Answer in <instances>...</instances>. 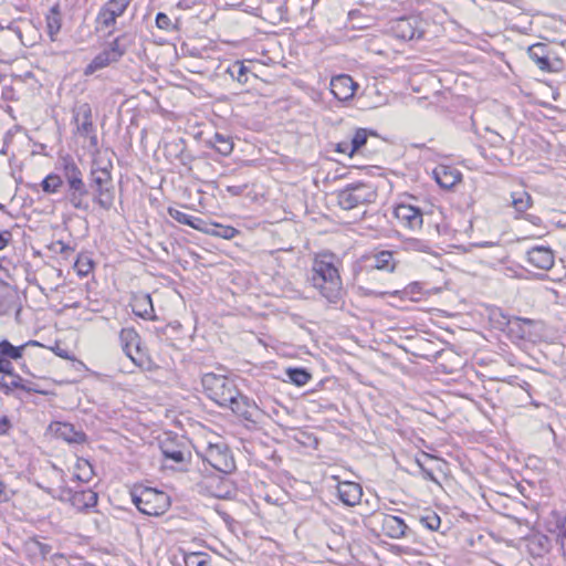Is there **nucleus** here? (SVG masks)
I'll return each instance as SVG.
<instances>
[{
  "mask_svg": "<svg viewBox=\"0 0 566 566\" xmlns=\"http://www.w3.org/2000/svg\"><path fill=\"white\" fill-rule=\"evenodd\" d=\"M210 556L202 552L187 553L184 556L186 566H209Z\"/></svg>",
  "mask_w": 566,
  "mask_h": 566,
  "instance_id": "nucleus-42",
  "label": "nucleus"
},
{
  "mask_svg": "<svg viewBox=\"0 0 566 566\" xmlns=\"http://www.w3.org/2000/svg\"><path fill=\"white\" fill-rule=\"evenodd\" d=\"M503 322H500L501 325H505L506 332L511 337L517 339H527L531 336V327L534 322L531 318L523 317H509L502 315Z\"/></svg>",
  "mask_w": 566,
  "mask_h": 566,
  "instance_id": "nucleus-17",
  "label": "nucleus"
},
{
  "mask_svg": "<svg viewBox=\"0 0 566 566\" xmlns=\"http://www.w3.org/2000/svg\"><path fill=\"white\" fill-rule=\"evenodd\" d=\"M527 55L543 72L558 73L565 69L564 60L546 43L537 42L530 45Z\"/></svg>",
  "mask_w": 566,
  "mask_h": 566,
  "instance_id": "nucleus-9",
  "label": "nucleus"
},
{
  "mask_svg": "<svg viewBox=\"0 0 566 566\" xmlns=\"http://www.w3.org/2000/svg\"><path fill=\"white\" fill-rule=\"evenodd\" d=\"M11 428V421L8 416L0 417V436L6 434Z\"/></svg>",
  "mask_w": 566,
  "mask_h": 566,
  "instance_id": "nucleus-54",
  "label": "nucleus"
},
{
  "mask_svg": "<svg viewBox=\"0 0 566 566\" xmlns=\"http://www.w3.org/2000/svg\"><path fill=\"white\" fill-rule=\"evenodd\" d=\"M7 29L12 30L13 32H15V35H18L20 39H22V31L18 27H14L13 23H10L7 27Z\"/></svg>",
  "mask_w": 566,
  "mask_h": 566,
  "instance_id": "nucleus-64",
  "label": "nucleus"
},
{
  "mask_svg": "<svg viewBox=\"0 0 566 566\" xmlns=\"http://www.w3.org/2000/svg\"><path fill=\"white\" fill-rule=\"evenodd\" d=\"M21 311L22 304L18 290L0 279V316L14 312L15 319L19 321Z\"/></svg>",
  "mask_w": 566,
  "mask_h": 566,
  "instance_id": "nucleus-11",
  "label": "nucleus"
},
{
  "mask_svg": "<svg viewBox=\"0 0 566 566\" xmlns=\"http://www.w3.org/2000/svg\"><path fill=\"white\" fill-rule=\"evenodd\" d=\"M370 136L378 137L376 130L370 128H356L353 137L350 138V149L352 153L357 154L360 149L367 144V140Z\"/></svg>",
  "mask_w": 566,
  "mask_h": 566,
  "instance_id": "nucleus-34",
  "label": "nucleus"
},
{
  "mask_svg": "<svg viewBox=\"0 0 566 566\" xmlns=\"http://www.w3.org/2000/svg\"><path fill=\"white\" fill-rule=\"evenodd\" d=\"M168 216L171 219H174L175 221H177L181 224H186V226H188L195 230H198V231L202 230V227L205 223L203 219L185 213V212H182L176 208H172V207L168 208Z\"/></svg>",
  "mask_w": 566,
  "mask_h": 566,
  "instance_id": "nucleus-30",
  "label": "nucleus"
},
{
  "mask_svg": "<svg viewBox=\"0 0 566 566\" xmlns=\"http://www.w3.org/2000/svg\"><path fill=\"white\" fill-rule=\"evenodd\" d=\"M130 0H108L104 7L113 12L116 17H120L129 6Z\"/></svg>",
  "mask_w": 566,
  "mask_h": 566,
  "instance_id": "nucleus-46",
  "label": "nucleus"
},
{
  "mask_svg": "<svg viewBox=\"0 0 566 566\" xmlns=\"http://www.w3.org/2000/svg\"><path fill=\"white\" fill-rule=\"evenodd\" d=\"M74 120L77 123V133L81 136L87 137L94 133L92 108L88 103H83L76 108Z\"/></svg>",
  "mask_w": 566,
  "mask_h": 566,
  "instance_id": "nucleus-26",
  "label": "nucleus"
},
{
  "mask_svg": "<svg viewBox=\"0 0 566 566\" xmlns=\"http://www.w3.org/2000/svg\"><path fill=\"white\" fill-rule=\"evenodd\" d=\"M395 254L396 252L391 250H380L366 255L364 256L365 268L391 273L396 270L398 263Z\"/></svg>",
  "mask_w": 566,
  "mask_h": 566,
  "instance_id": "nucleus-15",
  "label": "nucleus"
},
{
  "mask_svg": "<svg viewBox=\"0 0 566 566\" xmlns=\"http://www.w3.org/2000/svg\"><path fill=\"white\" fill-rule=\"evenodd\" d=\"M419 522L429 531H438L441 525L440 516L431 509H426L419 515Z\"/></svg>",
  "mask_w": 566,
  "mask_h": 566,
  "instance_id": "nucleus-40",
  "label": "nucleus"
},
{
  "mask_svg": "<svg viewBox=\"0 0 566 566\" xmlns=\"http://www.w3.org/2000/svg\"><path fill=\"white\" fill-rule=\"evenodd\" d=\"M118 17L111 12L104 6L99 9L96 21L104 28H111L116 23Z\"/></svg>",
  "mask_w": 566,
  "mask_h": 566,
  "instance_id": "nucleus-45",
  "label": "nucleus"
},
{
  "mask_svg": "<svg viewBox=\"0 0 566 566\" xmlns=\"http://www.w3.org/2000/svg\"><path fill=\"white\" fill-rule=\"evenodd\" d=\"M24 346H14L8 339L0 340V355L4 356L8 360H18L22 358Z\"/></svg>",
  "mask_w": 566,
  "mask_h": 566,
  "instance_id": "nucleus-39",
  "label": "nucleus"
},
{
  "mask_svg": "<svg viewBox=\"0 0 566 566\" xmlns=\"http://www.w3.org/2000/svg\"><path fill=\"white\" fill-rule=\"evenodd\" d=\"M130 497L137 510L148 516H160L171 505L170 496L166 492L144 484H134Z\"/></svg>",
  "mask_w": 566,
  "mask_h": 566,
  "instance_id": "nucleus-3",
  "label": "nucleus"
},
{
  "mask_svg": "<svg viewBox=\"0 0 566 566\" xmlns=\"http://www.w3.org/2000/svg\"><path fill=\"white\" fill-rule=\"evenodd\" d=\"M164 458L174 463H182L186 461V454L182 450L175 448L171 443H164L160 446Z\"/></svg>",
  "mask_w": 566,
  "mask_h": 566,
  "instance_id": "nucleus-41",
  "label": "nucleus"
},
{
  "mask_svg": "<svg viewBox=\"0 0 566 566\" xmlns=\"http://www.w3.org/2000/svg\"><path fill=\"white\" fill-rule=\"evenodd\" d=\"M552 517L551 524L553 527L549 531L556 535V541L566 551V514L554 511Z\"/></svg>",
  "mask_w": 566,
  "mask_h": 566,
  "instance_id": "nucleus-29",
  "label": "nucleus"
},
{
  "mask_svg": "<svg viewBox=\"0 0 566 566\" xmlns=\"http://www.w3.org/2000/svg\"><path fill=\"white\" fill-rule=\"evenodd\" d=\"M512 197L513 207L517 212H525L532 206V197L525 191L521 193H513Z\"/></svg>",
  "mask_w": 566,
  "mask_h": 566,
  "instance_id": "nucleus-44",
  "label": "nucleus"
},
{
  "mask_svg": "<svg viewBox=\"0 0 566 566\" xmlns=\"http://www.w3.org/2000/svg\"><path fill=\"white\" fill-rule=\"evenodd\" d=\"M394 216L402 227L410 230L420 229L423 222L422 210L409 203H398L394 209Z\"/></svg>",
  "mask_w": 566,
  "mask_h": 566,
  "instance_id": "nucleus-13",
  "label": "nucleus"
},
{
  "mask_svg": "<svg viewBox=\"0 0 566 566\" xmlns=\"http://www.w3.org/2000/svg\"><path fill=\"white\" fill-rule=\"evenodd\" d=\"M338 206L352 210L360 205L375 202L378 195L376 188L368 182L356 181L346 185L336 192Z\"/></svg>",
  "mask_w": 566,
  "mask_h": 566,
  "instance_id": "nucleus-6",
  "label": "nucleus"
},
{
  "mask_svg": "<svg viewBox=\"0 0 566 566\" xmlns=\"http://www.w3.org/2000/svg\"><path fill=\"white\" fill-rule=\"evenodd\" d=\"M181 52H182L184 55H189V56H193V57L200 56V50L199 49L190 48L186 43H184L181 45Z\"/></svg>",
  "mask_w": 566,
  "mask_h": 566,
  "instance_id": "nucleus-53",
  "label": "nucleus"
},
{
  "mask_svg": "<svg viewBox=\"0 0 566 566\" xmlns=\"http://www.w3.org/2000/svg\"><path fill=\"white\" fill-rule=\"evenodd\" d=\"M10 496L8 494L7 484L3 481H0V503L9 501Z\"/></svg>",
  "mask_w": 566,
  "mask_h": 566,
  "instance_id": "nucleus-58",
  "label": "nucleus"
},
{
  "mask_svg": "<svg viewBox=\"0 0 566 566\" xmlns=\"http://www.w3.org/2000/svg\"><path fill=\"white\" fill-rule=\"evenodd\" d=\"M14 389H21L27 392H39L36 389H31L29 387H25L23 385V378L22 377H15L12 378L10 382L4 380V377L2 376L0 378V390L6 395L10 396Z\"/></svg>",
  "mask_w": 566,
  "mask_h": 566,
  "instance_id": "nucleus-38",
  "label": "nucleus"
},
{
  "mask_svg": "<svg viewBox=\"0 0 566 566\" xmlns=\"http://www.w3.org/2000/svg\"><path fill=\"white\" fill-rule=\"evenodd\" d=\"M335 151L348 155L349 157H353L355 154L352 153L350 149V143L349 142H339L335 145Z\"/></svg>",
  "mask_w": 566,
  "mask_h": 566,
  "instance_id": "nucleus-51",
  "label": "nucleus"
},
{
  "mask_svg": "<svg viewBox=\"0 0 566 566\" xmlns=\"http://www.w3.org/2000/svg\"><path fill=\"white\" fill-rule=\"evenodd\" d=\"M46 33L51 41H55L62 28V17L45 15Z\"/></svg>",
  "mask_w": 566,
  "mask_h": 566,
  "instance_id": "nucleus-43",
  "label": "nucleus"
},
{
  "mask_svg": "<svg viewBox=\"0 0 566 566\" xmlns=\"http://www.w3.org/2000/svg\"><path fill=\"white\" fill-rule=\"evenodd\" d=\"M13 136H14V130L13 129H9L4 134V136H3L4 148H8L9 145L12 143Z\"/></svg>",
  "mask_w": 566,
  "mask_h": 566,
  "instance_id": "nucleus-60",
  "label": "nucleus"
},
{
  "mask_svg": "<svg viewBox=\"0 0 566 566\" xmlns=\"http://www.w3.org/2000/svg\"><path fill=\"white\" fill-rule=\"evenodd\" d=\"M247 188H248V185L227 186L226 190L231 196L238 197V196H241L245 191Z\"/></svg>",
  "mask_w": 566,
  "mask_h": 566,
  "instance_id": "nucleus-52",
  "label": "nucleus"
},
{
  "mask_svg": "<svg viewBox=\"0 0 566 566\" xmlns=\"http://www.w3.org/2000/svg\"><path fill=\"white\" fill-rule=\"evenodd\" d=\"M525 219L531 222L532 224L534 226H541L542 224V219L541 217L538 216H535V214H526L525 216Z\"/></svg>",
  "mask_w": 566,
  "mask_h": 566,
  "instance_id": "nucleus-61",
  "label": "nucleus"
},
{
  "mask_svg": "<svg viewBox=\"0 0 566 566\" xmlns=\"http://www.w3.org/2000/svg\"><path fill=\"white\" fill-rule=\"evenodd\" d=\"M233 396V399L228 401L226 407L230 408L233 413L242 417L244 420L255 422L254 415L258 411L255 402L245 395H242L239 389H237V395Z\"/></svg>",
  "mask_w": 566,
  "mask_h": 566,
  "instance_id": "nucleus-16",
  "label": "nucleus"
},
{
  "mask_svg": "<svg viewBox=\"0 0 566 566\" xmlns=\"http://www.w3.org/2000/svg\"><path fill=\"white\" fill-rule=\"evenodd\" d=\"M65 492L70 495L72 505L78 510H88L97 505L98 495L90 488L78 491L67 489Z\"/></svg>",
  "mask_w": 566,
  "mask_h": 566,
  "instance_id": "nucleus-23",
  "label": "nucleus"
},
{
  "mask_svg": "<svg viewBox=\"0 0 566 566\" xmlns=\"http://www.w3.org/2000/svg\"><path fill=\"white\" fill-rule=\"evenodd\" d=\"M57 244L61 247L60 253H67L69 251L73 250L69 244H65L63 241H57Z\"/></svg>",
  "mask_w": 566,
  "mask_h": 566,
  "instance_id": "nucleus-62",
  "label": "nucleus"
},
{
  "mask_svg": "<svg viewBox=\"0 0 566 566\" xmlns=\"http://www.w3.org/2000/svg\"><path fill=\"white\" fill-rule=\"evenodd\" d=\"M88 180L92 206L95 205L104 211H109L115 201V187L111 168L99 167L93 163Z\"/></svg>",
  "mask_w": 566,
  "mask_h": 566,
  "instance_id": "nucleus-4",
  "label": "nucleus"
},
{
  "mask_svg": "<svg viewBox=\"0 0 566 566\" xmlns=\"http://www.w3.org/2000/svg\"><path fill=\"white\" fill-rule=\"evenodd\" d=\"M46 15L62 17L60 2L54 3Z\"/></svg>",
  "mask_w": 566,
  "mask_h": 566,
  "instance_id": "nucleus-59",
  "label": "nucleus"
},
{
  "mask_svg": "<svg viewBox=\"0 0 566 566\" xmlns=\"http://www.w3.org/2000/svg\"><path fill=\"white\" fill-rule=\"evenodd\" d=\"M532 544L538 546L539 554L549 551V538L546 535L535 536Z\"/></svg>",
  "mask_w": 566,
  "mask_h": 566,
  "instance_id": "nucleus-49",
  "label": "nucleus"
},
{
  "mask_svg": "<svg viewBox=\"0 0 566 566\" xmlns=\"http://www.w3.org/2000/svg\"><path fill=\"white\" fill-rule=\"evenodd\" d=\"M119 340L124 353L137 365H143V348L138 333L133 327L122 328Z\"/></svg>",
  "mask_w": 566,
  "mask_h": 566,
  "instance_id": "nucleus-12",
  "label": "nucleus"
},
{
  "mask_svg": "<svg viewBox=\"0 0 566 566\" xmlns=\"http://www.w3.org/2000/svg\"><path fill=\"white\" fill-rule=\"evenodd\" d=\"M406 293L411 294V295L420 294L421 293L420 283H418V282L410 283L406 289Z\"/></svg>",
  "mask_w": 566,
  "mask_h": 566,
  "instance_id": "nucleus-57",
  "label": "nucleus"
},
{
  "mask_svg": "<svg viewBox=\"0 0 566 566\" xmlns=\"http://www.w3.org/2000/svg\"><path fill=\"white\" fill-rule=\"evenodd\" d=\"M171 150L182 166L191 169L190 164L195 160V156L187 150L186 143L182 138L171 145Z\"/></svg>",
  "mask_w": 566,
  "mask_h": 566,
  "instance_id": "nucleus-36",
  "label": "nucleus"
},
{
  "mask_svg": "<svg viewBox=\"0 0 566 566\" xmlns=\"http://www.w3.org/2000/svg\"><path fill=\"white\" fill-rule=\"evenodd\" d=\"M201 385L206 396L220 407H226L237 395L234 380L226 375L206 373L201 377Z\"/></svg>",
  "mask_w": 566,
  "mask_h": 566,
  "instance_id": "nucleus-5",
  "label": "nucleus"
},
{
  "mask_svg": "<svg viewBox=\"0 0 566 566\" xmlns=\"http://www.w3.org/2000/svg\"><path fill=\"white\" fill-rule=\"evenodd\" d=\"M57 169L64 174V200L73 209L88 213L92 211L90 180L85 181L83 171L74 158L66 154L57 161Z\"/></svg>",
  "mask_w": 566,
  "mask_h": 566,
  "instance_id": "nucleus-1",
  "label": "nucleus"
},
{
  "mask_svg": "<svg viewBox=\"0 0 566 566\" xmlns=\"http://www.w3.org/2000/svg\"><path fill=\"white\" fill-rule=\"evenodd\" d=\"M135 36L132 33L124 32L111 41L105 50L109 55L118 62L127 52V50L134 44Z\"/></svg>",
  "mask_w": 566,
  "mask_h": 566,
  "instance_id": "nucleus-25",
  "label": "nucleus"
},
{
  "mask_svg": "<svg viewBox=\"0 0 566 566\" xmlns=\"http://www.w3.org/2000/svg\"><path fill=\"white\" fill-rule=\"evenodd\" d=\"M363 488L353 481H343L337 484V499L346 506H354L360 503Z\"/></svg>",
  "mask_w": 566,
  "mask_h": 566,
  "instance_id": "nucleus-20",
  "label": "nucleus"
},
{
  "mask_svg": "<svg viewBox=\"0 0 566 566\" xmlns=\"http://www.w3.org/2000/svg\"><path fill=\"white\" fill-rule=\"evenodd\" d=\"M526 255L528 263L544 271L552 269L555 262L554 252L548 245L533 247L527 251Z\"/></svg>",
  "mask_w": 566,
  "mask_h": 566,
  "instance_id": "nucleus-18",
  "label": "nucleus"
},
{
  "mask_svg": "<svg viewBox=\"0 0 566 566\" xmlns=\"http://www.w3.org/2000/svg\"><path fill=\"white\" fill-rule=\"evenodd\" d=\"M112 63H116L115 60L109 55V53L104 49L94 59L85 66L83 74L85 76L93 75L96 71L102 70L111 65Z\"/></svg>",
  "mask_w": 566,
  "mask_h": 566,
  "instance_id": "nucleus-32",
  "label": "nucleus"
},
{
  "mask_svg": "<svg viewBox=\"0 0 566 566\" xmlns=\"http://www.w3.org/2000/svg\"><path fill=\"white\" fill-rule=\"evenodd\" d=\"M285 376L289 381L297 387L306 385L312 374L306 367H289L285 369Z\"/></svg>",
  "mask_w": 566,
  "mask_h": 566,
  "instance_id": "nucleus-35",
  "label": "nucleus"
},
{
  "mask_svg": "<svg viewBox=\"0 0 566 566\" xmlns=\"http://www.w3.org/2000/svg\"><path fill=\"white\" fill-rule=\"evenodd\" d=\"M25 552L33 558L48 559L49 557L53 559H60L61 562H65V557L62 554H52L53 547L48 543L40 542L36 538H31L24 544Z\"/></svg>",
  "mask_w": 566,
  "mask_h": 566,
  "instance_id": "nucleus-22",
  "label": "nucleus"
},
{
  "mask_svg": "<svg viewBox=\"0 0 566 566\" xmlns=\"http://www.w3.org/2000/svg\"><path fill=\"white\" fill-rule=\"evenodd\" d=\"M94 266L95 262L87 253H80L74 263V269L80 277L87 276Z\"/></svg>",
  "mask_w": 566,
  "mask_h": 566,
  "instance_id": "nucleus-37",
  "label": "nucleus"
},
{
  "mask_svg": "<svg viewBox=\"0 0 566 566\" xmlns=\"http://www.w3.org/2000/svg\"><path fill=\"white\" fill-rule=\"evenodd\" d=\"M226 73L240 85L248 84L251 76L255 77V74L245 65V62L239 60L230 63L226 69Z\"/></svg>",
  "mask_w": 566,
  "mask_h": 566,
  "instance_id": "nucleus-27",
  "label": "nucleus"
},
{
  "mask_svg": "<svg viewBox=\"0 0 566 566\" xmlns=\"http://www.w3.org/2000/svg\"><path fill=\"white\" fill-rule=\"evenodd\" d=\"M65 185L64 174L50 172L40 182L42 191L46 195L56 193Z\"/></svg>",
  "mask_w": 566,
  "mask_h": 566,
  "instance_id": "nucleus-33",
  "label": "nucleus"
},
{
  "mask_svg": "<svg viewBox=\"0 0 566 566\" xmlns=\"http://www.w3.org/2000/svg\"><path fill=\"white\" fill-rule=\"evenodd\" d=\"M360 515L367 516V521L364 522L366 526H370L374 532L380 526L381 532L389 538L398 539L407 534L408 525L399 516L377 513L376 509H365Z\"/></svg>",
  "mask_w": 566,
  "mask_h": 566,
  "instance_id": "nucleus-7",
  "label": "nucleus"
},
{
  "mask_svg": "<svg viewBox=\"0 0 566 566\" xmlns=\"http://www.w3.org/2000/svg\"><path fill=\"white\" fill-rule=\"evenodd\" d=\"M433 177L437 184L443 189H451L462 179V174L453 167L439 165L433 170Z\"/></svg>",
  "mask_w": 566,
  "mask_h": 566,
  "instance_id": "nucleus-24",
  "label": "nucleus"
},
{
  "mask_svg": "<svg viewBox=\"0 0 566 566\" xmlns=\"http://www.w3.org/2000/svg\"><path fill=\"white\" fill-rule=\"evenodd\" d=\"M308 281L328 303L337 305L343 300V284L335 265L334 253H322L315 256Z\"/></svg>",
  "mask_w": 566,
  "mask_h": 566,
  "instance_id": "nucleus-2",
  "label": "nucleus"
},
{
  "mask_svg": "<svg viewBox=\"0 0 566 566\" xmlns=\"http://www.w3.org/2000/svg\"><path fill=\"white\" fill-rule=\"evenodd\" d=\"M201 232L227 240H231L239 234V230L232 226L207 221H205Z\"/></svg>",
  "mask_w": 566,
  "mask_h": 566,
  "instance_id": "nucleus-28",
  "label": "nucleus"
},
{
  "mask_svg": "<svg viewBox=\"0 0 566 566\" xmlns=\"http://www.w3.org/2000/svg\"><path fill=\"white\" fill-rule=\"evenodd\" d=\"M133 313L144 319H155L153 300L148 293L134 294L130 302Z\"/></svg>",
  "mask_w": 566,
  "mask_h": 566,
  "instance_id": "nucleus-21",
  "label": "nucleus"
},
{
  "mask_svg": "<svg viewBox=\"0 0 566 566\" xmlns=\"http://www.w3.org/2000/svg\"><path fill=\"white\" fill-rule=\"evenodd\" d=\"M428 25V21L420 14L402 15L390 22V32L403 41L420 40Z\"/></svg>",
  "mask_w": 566,
  "mask_h": 566,
  "instance_id": "nucleus-8",
  "label": "nucleus"
},
{
  "mask_svg": "<svg viewBox=\"0 0 566 566\" xmlns=\"http://www.w3.org/2000/svg\"><path fill=\"white\" fill-rule=\"evenodd\" d=\"M50 429L54 431L55 436L67 443L82 444L87 441V436L84 431L77 430L74 424L70 422H53Z\"/></svg>",
  "mask_w": 566,
  "mask_h": 566,
  "instance_id": "nucleus-19",
  "label": "nucleus"
},
{
  "mask_svg": "<svg viewBox=\"0 0 566 566\" xmlns=\"http://www.w3.org/2000/svg\"><path fill=\"white\" fill-rule=\"evenodd\" d=\"M0 374H2V376H9L11 378H15V377H21L18 373H15L14 370V367L11 363V360H8L1 368H0Z\"/></svg>",
  "mask_w": 566,
  "mask_h": 566,
  "instance_id": "nucleus-50",
  "label": "nucleus"
},
{
  "mask_svg": "<svg viewBox=\"0 0 566 566\" xmlns=\"http://www.w3.org/2000/svg\"><path fill=\"white\" fill-rule=\"evenodd\" d=\"M155 22L157 28L165 30V31H176L178 30L177 23H172L170 18L164 13L158 12L155 18Z\"/></svg>",
  "mask_w": 566,
  "mask_h": 566,
  "instance_id": "nucleus-47",
  "label": "nucleus"
},
{
  "mask_svg": "<svg viewBox=\"0 0 566 566\" xmlns=\"http://www.w3.org/2000/svg\"><path fill=\"white\" fill-rule=\"evenodd\" d=\"M200 455L203 462L220 473L229 474L235 469L231 450L224 442L209 443Z\"/></svg>",
  "mask_w": 566,
  "mask_h": 566,
  "instance_id": "nucleus-10",
  "label": "nucleus"
},
{
  "mask_svg": "<svg viewBox=\"0 0 566 566\" xmlns=\"http://www.w3.org/2000/svg\"><path fill=\"white\" fill-rule=\"evenodd\" d=\"M12 95H13V88L12 87H8V88L4 90L2 96H3L4 99H13Z\"/></svg>",
  "mask_w": 566,
  "mask_h": 566,
  "instance_id": "nucleus-63",
  "label": "nucleus"
},
{
  "mask_svg": "<svg viewBox=\"0 0 566 566\" xmlns=\"http://www.w3.org/2000/svg\"><path fill=\"white\" fill-rule=\"evenodd\" d=\"M52 350L54 352V354L61 358H64V359H74V356L71 355L69 353L67 349H64V348H61L60 346H55L52 348Z\"/></svg>",
  "mask_w": 566,
  "mask_h": 566,
  "instance_id": "nucleus-55",
  "label": "nucleus"
},
{
  "mask_svg": "<svg viewBox=\"0 0 566 566\" xmlns=\"http://www.w3.org/2000/svg\"><path fill=\"white\" fill-rule=\"evenodd\" d=\"M358 84L348 74L333 76L329 83L331 93L339 102H347L355 95Z\"/></svg>",
  "mask_w": 566,
  "mask_h": 566,
  "instance_id": "nucleus-14",
  "label": "nucleus"
},
{
  "mask_svg": "<svg viewBox=\"0 0 566 566\" xmlns=\"http://www.w3.org/2000/svg\"><path fill=\"white\" fill-rule=\"evenodd\" d=\"M208 144L222 156H229L234 147L232 137L221 133H216Z\"/></svg>",
  "mask_w": 566,
  "mask_h": 566,
  "instance_id": "nucleus-31",
  "label": "nucleus"
},
{
  "mask_svg": "<svg viewBox=\"0 0 566 566\" xmlns=\"http://www.w3.org/2000/svg\"><path fill=\"white\" fill-rule=\"evenodd\" d=\"M417 464L420 469V473L422 478L427 481L434 482L436 484L440 485L439 480L434 475L433 469L431 467H428L426 462H422L421 460L417 459Z\"/></svg>",
  "mask_w": 566,
  "mask_h": 566,
  "instance_id": "nucleus-48",
  "label": "nucleus"
},
{
  "mask_svg": "<svg viewBox=\"0 0 566 566\" xmlns=\"http://www.w3.org/2000/svg\"><path fill=\"white\" fill-rule=\"evenodd\" d=\"M359 290L361 291L363 295L365 296H385L386 294H388L387 292H377V291H374V290H370V289H366V287H363V286H359Z\"/></svg>",
  "mask_w": 566,
  "mask_h": 566,
  "instance_id": "nucleus-56",
  "label": "nucleus"
}]
</instances>
